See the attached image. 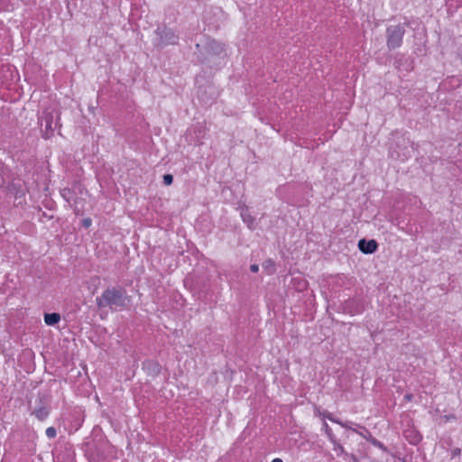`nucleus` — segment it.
<instances>
[{
  "label": "nucleus",
  "instance_id": "f257e3e1",
  "mask_svg": "<svg viewBox=\"0 0 462 462\" xmlns=\"http://www.w3.org/2000/svg\"><path fill=\"white\" fill-rule=\"evenodd\" d=\"M96 301L99 309L108 307L112 310H118L126 308L130 299L125 289L111 287L105 290Z\"/></svg>",
  "mask_w": 462,
  "mask_h": 462
},
{
  "label": "nucleus",
  "instance_id": "f03ea898",
  "mask_svg": "<svg viewBox=\"0 0 462 462\" xmlns=\"http://www.w3.org/2000/svg\"><path fill=\"white\" fill-rule=\"evenodd\" d=\"M405 30L402 25H393L387 28V45L390 49L401 46Z\"/></svg>",
  "mask_w": 462,
  "mask_h": 462
},
{
  "label": "nucleus",
  "instance_id": "7ed1b4c3",
  "mask_svg": "<svg viewBox=\"0 0 462 462\" xmlns=\"http://www.w3.org/2000/svg\"><path fill=\"white\" fill-rule=\"evenodd\" d=\"M41 126L44 127L43 136L50 138L52 131L57 126L58 123L54 122V116L52 112L45 111L40 118Z\"/></svg>",
  "mask_w": 462,
  "mask_h": 462
},
{
  "label": "nucleus",
  "instance_id": "20e7f679",
  "mask_svg": "<svg viewBox=\"0 0 462 462\" xmlns=\"http://www.w3.org/2000/svg\"><path fill=\"white\" fill-rule=\"evenodd\" d=\"M157 32L162 44H174L178 40V36L170 29H158Z\"/></svg>",
  "mask_w": 462,
  "mask_h": 462
},
{
  "label": "nucleus",
  "instance_id": "39448f33",
  "mask_svg": "<svg viewBox=\"0 0 462 462\" xmlns=\"http://www.w3.org/2000/svg\"><path fill=\"white\" fill-rule=\"evenodd\" d=\"M377 243L375 240L366 241L365 239H361L358 242V248L364 254H373L377 249Z\"/></svg>",
  "mask_w": 462,
  "mask_h": 462
},
{
  "label": "nucleus",
  "instance_id": "423d86ee",
  "mask_svg": "<svg viewBox=\"0 0 462 462\" xmlns=\"http://www.w3.org/2000/svg\"><path fill=\"white\" fill-rule=\"evenodd\" d=\"M208 49L210 52H212L216 55H220L221 53L224 52L223 45L220 42H217L214 40L209 41L208 42Z\"/></svg>",
  "mask_w": 462,
  "mask_h": 462
},
{
  "label": "nucleus",
  "instance_id": "0eeeda50",
  "mask_svg": "<svg viewBox=\"0 0 462 462\" xmlns=\"http://www.w3.org/2000/svg\"><path fill=\"white\" fill-rule=\"evenodd\" d=\"M60 320V315L59 313H47L44 315V321L49 326H54Z\"/></svg>",
  "mask_w": 462,
  "mask_h": 462
},
{
  "label": "nucleus",
  "instance_id": "6e6552de",
  "mask_svg": "<svg viewBox=\"0 0 462 462\" xmlns=\"http://www.w3.org/2000/svg\"><path fill=\"white\" fill-rule=\"evenodd\" d=\"M241 217L244 222L247 224L249 228H254V218L249 214L247 210H243L241 212Z\"/></svg>",
  "mask_w": 462,
  "mask_h": 462
},
{
  "label": "nucleus",
  "instance_id": "1a4fd4ad",
  "mask_svg": "<svg viewBox=\"0 0 462 462\" xmlns=\"http://www.w3.org/2000/svg\"><path fill=\"white\" fill-rule=\"evenodd\" d=\"M263 268L267 274H273L275 272L274 263L271 259L263 262Z\"/></svg>",
  "mask_w": 462,
  "mask_h": 462
},
{
  "label": "nucleus",
  "instance_id": "9d476101",
  "mask_svg": "<svg viewBox=\"0 0 462 462\" xmlns=\"http://www.w3.org/2000/svg\"><path fill=\"white\" fill-rule=\"evenodd\" d=\"M33 413L39 420H43L44 419L47 418L49 411L46 408L41 407L35 410Z\"/></svg>",
  "mask_w": 462,
  "mask_h": 462
},
{
  "label": "nucleus",
  "instance_id": "9b49d317",
  "mask_svg": "<svg viewBox=\"0 0 462 462\" xmlns=\"http://www.w3.org/2000/svg\"><path fill=\"white\" fill-rule=\"evenodd\" d=\"M46 435L49 439H53L56 437L57 435V431H56V429L53 428V427H49L47 430H46Z\"/></svg>",
  "mask_w": 462,
  "mask_h": 462
},
{
  "label": "nucleus",
  "instance_id": "f8f14e48",
  "mask_svg": "<svg viewBox=\"0 0 462 462\" xmlns=\"http://www.w3.org/2000/svg\"><path fill=\"white\" fill-rule=\"evenodd\" d=\"M323 428H324L326 434L328 436V438L331 440H333L334 435L332 433V430L330 429V427L326 422H324Z\"/></svg>",
  "mask_w": 462,
  "mask_h": 462
},
{
  "label": "nucleus",
  "instance_id": "ddd939ff",
  "mask_svg": "<svg viewBox=\"0 0 462 462\" xmlns=\"http://www.w3.org/2000/svg\"><path fill=\"white\" fill-rule=\"evenodd\" d=\"M173 181V177L172 175L171 174H165L163 176V183L166 185V186H169L172 183Z\"/></svg>",
  "mask_w": 462,
  "mask_h": 462
},
{
  "label": "nucleus",
  "instance_id": "4468645a",
  "mask_svg": "<svg viewBox=\"0 0 462 462\" xmlns=\"http://www.w3.org/2000/svg\"><path fill=\"white\" fill-rule=\"evenodd\" d=\"M91 224H92V220L90 218H88H88H84L82 220V225L86 228L89 227L91 226Z\"/></svg>",
  "mask_w": 462,
  "mask_h": 462
},
{
  "label": "nucleus",
  "instance_id": "2eb2a0df",
  "mask_svg": "<svg viewBox=\"0 0 462 462\" xmlns=\"http://www.w3.org/2000/svg\"><path fill=\"white\" fill-rule=\"evenodd\" d=\"M5 182L4 179V169L0 166V186L3 185Z\"/></svg>",
  "mask_w": 462,
  "mask_h": 462
},
{
  "label": "nucleus",
  "instance_id": "dca6fc26",
  "mask_svg": "<svg viewBox=\"0 0 462 462\" xmlns=\"http://www.w3.org/2000/svg\"><path fill=\"white\" fill-rule=\"evenodd\" d=\"M338 424H339L340 426H342L343 428H346V429L351 430L352 431H353V430H354V429H352V428L350 427V425H349V422H348V421H346V422H343V421H342V422H338Z\"/></svg>",
  "mask_w": 462,
  "mask_h": 462
},
{
  "label": "nucleus",
  "instance_id": "f3484780",
  "mask_svg": "<svg viewBox=\"0 0 462 462\" xmlns=\"http://www.w3.org/2000/svg\"><path fill=\"white\" fill-rule=\"evenodd\" d=\"M250 270H251V272H253V273H257V272L259 271V266H258V264H252V265L250 266Z\"/></svg>",
  "mask_w": 462,
  "mask_h": 462
},
{
  "label": "nucleus",
  "instance_id": "a211bd4d",
  "mask_svg": "<svg viewBox=\"0 0 462 462\" xmlns=\"http://www.w3.org/2000/svg\"><path fill=\"white\" fill-rule=\"evenodd\" d=\"M354 432H356L357 434H359L360 436L364 437L365 439H366V436L364 434V432H361V431H358L357 430H353Z\"/></svg>",
  "mask_w": 462,
  "mask_h": 462
},
{
  "label": "nucleus",
  "instance_id": "6ab92c4d",
  "mask_svg": "<svg viewBox=\"0 0 462 462\" xmlns=\"http://www.w3.org/2000/svg\"><path fill=\"white\" fill-rule=\"evenodd\" d=\"M326 418L329 420H333V416L331 414H328Z\"/></svg>",
  "mask_w": 462,
  "mask_h": 462
},
{
  "label": "nucleus",
  "instance_id": "aec40b11",
  "mask_svg": "<svg viewBox=\"0 0 462 462\" xmlns=\"http://www.w3.org/2000/svg\"><path fill=\"white\" fill-rule=\"evenodd\" d=\"M336 449L339 450L340 452L344 451L343 448L339 445L337 446V448H336Z\"/></svg>",
  "mask_w": 462,
  "mask_h": 462
},
{
  "label": "nucleus",
  "instance_id": "412c9836",
  "mask_svg": "<svg viewBox=\"0 0 462 462\" xmlns=\"http://www.w3.org/2000/svg\"><path fill=\"white\" fill-rule=\"evenodd\" d=\"M272 462H283L281 458H274Z\"/></svg>",
  "mask_w": 462,
  "mask_h": 462
},
{
  "label": "nucleus",
  "instance_id": "4be33fe9",
  "mask_svg": "<svg viewBox=\"0 0 462 462\" xmlns=\"http://www.w3.org/2000/svg\"><path fill=\"white\" fill-rule=\"evenodd\" d=\"M332 421H333V422H335V423H337V424H338V422H341L340 420H337V419H334V418H333V420H332Z\"/></svg>",
  "mask_w": 462,
  "mask_h": 462
},
{
  "label": "nucleus",
  "instance_id": "5701e85b",
  "mask_svg": "<svg viewBox=\"0 0 462 462\" xmlns=\"http://www.w3.org/2000/svg\"><path fill=\"white\" fill-rule=\"evenodd\" d=\"M459 451H460L459 449L454 450V454H455V455H456V454H458V453H459Z\"/></svg>",
  "mask_w": 462,
  "mask_h": 462
},
{
  "label": "nucleus",
  "instance_id": "b1692460",
  "mask_svg": "<svg viewBox=\"0 0 462 462\" xmlns=\"http://www.w3.org/2000/svg\"><path fill=\"white\" fill-rule=\"evenodd\" d=\"M362 430H364L365 432L368 433V431L365 429V427H361Z\"/></svg>",
  "mask_w": 462,
  "mask_h": 462
}]
</instances>
